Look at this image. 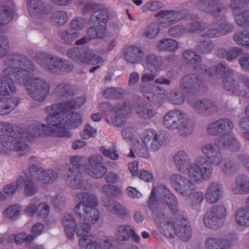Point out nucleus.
<instances>
[{"mask_svg":"<svg viewBox=\"0 0 249 249\" xmlns=\"http://www.w3.org/2000/svg\"><path fill=\"white\" fill-rule=\"evenodd\" d=\"M65 112L63 113L50 112L46 121L50 125L64 129Z\"/></svg>","mask_w":249,"mask_h":249,"instance_id":"79ce46f5","label":"nucleus"},{"mask_svg":"<svg viewBox=\"0 0 249 249\" xmlns=\"http://www.w3.org/2000/svg\"><path fill=\"white\" fill-rule=\"evenodd\" d=\"M24 184V194L26 196L35 195L38 191L36 185L29 178L23 181Z\"/></svg>","mask_w":249,"mask_h":249,"instance_id":"0e129e2a","label":"nucleus"},{"mask_svg":"<svg viewBox=\"0 0 249 249\" xmlns=\"http://www.w3.org/2000/svg\"><path fill=\"white\" fill-rule=\"evenodd\" d=\"M173 226L176 235L181 240L186 242L191 238L192 229L189 222L181 215L173 218Z\"/></svg>","mask_w":249,"mask_h":249,"instance_id":"dca6fc26","label":"nucleus"},{"mask_svg":"<svg viewBox=\"0 0 249 249\" xmlns=\"http://www.w3.org/2000/svg\"><path fill=\"white\" fill-rule=\"evenodd\" d=\"M22 131L21 127L17 126L11 123L5 122H0V132L6 133L8 135H15Z\"/></svg>","mask_w":249,"mask_h":249,"instance_id":"3c124183","label":"nucleus"},{"mask_svg":"<svg viewBox=\"0 0 249 249\" xmlns=\"http://www.w3.org/2000/svg\"><path fill=\"white\" fill-rule=\"evenodd\" d=\"M235 184L237 188L231 190L233 194H247L249 193V178L243 174L239 175L235 179Z\"/></svg>","mask_w":249,"mask_h":249,"instance_id":"72a5a7b5","label":"nucleus"},{"mask_svg":"<svg viewBox=\"0 0 249 249\" xmlns=\"http://www.w3.org/2000/svg\"><path fill=\"white\" fill-rule=\"evenodd\" d=\"M32 83L26 89L27 94L35 101H44L50 92V87L47 82L39 77L32 80Z\"/></svg>","mask_w":249,"mask_h":249,"instance_id":"1a4fd4ad","label":"nucleus"},{"mask_svg":"<svg viewBox=\"0 0 249 249\" xmlns=\"http://www.w3.org/2000/svg\"><path fill=\"white\" fill-rule=\"evenodd\" d=\"M234 219L236 223L241 226H249L248 214L246 213V208H240L235 213Z\"/></svg>","mask_w":249,"mask_h":249,"instance_id":"4d7b16f0","label":"nucleus"},{"mask_svg":"<svg viewBox=\"0 0 249 249\" xmlns=\"http://www.w3.org/2000/svg\"><path fill=\"white\" fill-rule=\"evenodd\" d=\"M15 82L25 86H29L32 83V79L37 78L35 75L29 74V70L25 68H18Z\"/></svg>","mask_w":249,"mask_h":249,"instance_id":"c756f323","label":"nucleus"},{"mask_svg":"<svg viewBox=\"0 0 249 249\" xmlns=\"http://www.w3.org/2000/svg\"><path fill=\"white\" fill-rule=\"evenodd\" d=\"M214 46L215 45L212 40L202 39L196 42L195 50L200 54H206L210 53Z\"/></svg>","mask_w":249,"mask_h":249,"instance_id":"a19ab883","label":"nucleus"},{"mask_svg":"<svg viewBox=\"0 0 249 249\" xmlns=\"http://www.w3.org/2000/svg\"><path fill=\"white\" fill-rule=\"evenodd\" d=\"M220 168L225 175L229 176L236 173L238 166L233 160L228 158L223 160Z\"/></svg>","mask_w":249,"mask_h":249,"instance_id":"49530a36","label":"nucleus"},{"mask_svg":"<svg viewBox=\"0 0 249 249\" xmlns=\"http://www.w3.org/2000/svg\"><path fill=\"white\" fill-rule=\"evenodd\" d=\"M158 191L161 197L166 199V202L171 211L177 214L178 211V202L176 197L171 194L168 188L164 186L159 187Z\"/></svg>","mask_w":249,"mask_h":249,"instance_id":"bb28decb","label":"nucleus"},{"mask_svg":"<svg viewBox=\"0 0 249 249\" xmlns=\"http://www.w3.org/2000/svg\"><path fill=\"white\" fill-rule=\"evenodd\" d=\"M148 147L145 144L140 143L138 142H135L133 146V149L136 154L140 157L147 159L149 156V153L147 150Z\"/></svg>","mask_w":249,"mask_h":249,"instance_id":"69168bd1","label":"nucleus"},{"mask_svg":"<svg viewBox=\"0 0 249 249\" xmlns=\"http://www.w3.org/2000/svg\"><path fill=\"white\" fill-rule=\"evenodd\" d=\"M77 201L87 208L96 207L98 204L96 197L93 194L88 192H81L76 195Z\"/></svg>","mask_w":249,"mask_h":249,"instance_id":"e433bc0d","label":"nucleus"},{"mask_svg":"<svg viewBox=\"0 0 249 249\" xmlns=\"http://www.w3.org/2000/svg\"><path fill=\"white\" fill-rule=\"evenodd\" d=\"M17 89L13 83L9 82L5 78L1 81L0 87V96H5L14 94L16 92Z\"/></svg>","mask_w":249,"mask_h":249,"instance_id":"6e6d98bb","label":"nucleus"},{"mask_svg":"<svg viewBox=\"0 0 249 249\" xmlns=\"http://www.w3.org/2000/svg\"><path fill=\"white\" fill-rule=\"evenodd\" d=\"M100 9L95 12L92 13L89 19V24H100L107 26V23L108 21L110 16V12L105 6L101 5Z\"/></svg>","mask_w":249,"mask_h":249,"instance_id":"b1692460","label":"nucleus"},{"mask_svg":"<svg viewBox=\"0 0 249 249\" xmlns=\"http://www.w3.org/2000/svg\"><path fill=\"white\" fill-rule=\"evenodd\" d=\"M130 102L126 100L123 104L113 107L111 114V123L114 126H121L125 120L126 117L130 111Z\"/></svg>","mask_w":249,"mask_h":249,"instance_id":"a211bd4d","label":"nucleus"},{"mask_svg":"<svg viewBox=\"0 0 249 249\" xmlns=\"http://www.w3.org/2000/svg\"><path fill=\"white\" fill-rule=\"evenodd\" d=\"M13 18V10L7 6H0V22L1 23L0 28L7 30L6 24L10 22Z\"/></svg>","mask_w":249,"mask_h":249,"instance_id":"de8ad7c7","label":"nucleus"},{"mask_svg":"<svg viewBox=\"0 0 249 249\" xmlns=\"http://www.w3.org/2000/svg\"><path fill=\"white\" fill-rule=\"evenodd\" d=\"M223 146L226 149L231 151H238L240 147V143L237 141L236 139L233 136H230L225 139L223 142Z\"/></svg>","mask_w":249,"mask_h":249,"instance_id":"e2e57ef3","label":"nucleus"},{"mask_svg":"<svg viewBox=\"0 0 249 249\" xmlns=\"http://www.w3.org/2000/svg\"><path fill=\"white\" fill-rule=\"evenodd\" d=\"M103 96L107 99L120 98L123 97L124 92L121 89L107 88L104 90Z\"/></svg>","mask_w":249,"mask_h":249,"instance_id":"052dcab7","label":"nucleus"},{"mask_svg":"<svg viewBox=\"0 0 249 249\" xmlns=\"http://www.w3.org/2000/svg\"><path fill=\"white\" fill-rule=\"evenodd\" d=\"M174 163L179 171L188 169L190 165V159L188 154L184 150H179L174 157Z\"/></svg>","mask_w":249,"mask_h":249,"instance_id":"473e14b6","label":"nucleus"},{"mask_svg":"<svg viewBox=\"0 0 249 249\" xmlns=\"http://www.w3.org/2000/svg\"><path fill=\"white\" fill-rule=\"evenodd\" d=\"M204 87V81L199 76L189 74L182 77L179 82V89L185 96L193 95L197 93Z\"/></svg>","mask_w":249,"mask_h":249,"instance_id":"0eeeda50","label":"nucleus"},{"mask_svg":"<svg viewBox=\"0 0 249 249\" xmlns=\"http://www.w3.org/2000/svg\"><path fill=\"white\" fill-rule=\"evenodd\" d=\"M90 224L85 221V222H79L75 225L76 234L78 236H81V238L79 240V244L81 245L83 244L84 241H91V236L89 235V232L91 228Z\"/></svg>","mask_w":249,"mask_h":249,"instance_id":"f704fd0d","label":"nucleus"},{"mask_svg":"<svg viewBox=\"0 0 249 249\" xmlns=\"http://www.w3.org/2000/svg\"><path fill=\"white\" fill-rule=\"evenodd\" d=\"M234 125L227 118H222L209 124L207 132L212 135L224 136L229 134L232 130Z\"/></svg>","mask_w":249,"mask_h":249,"instance_id":"ddd939ff","label":"nucleus"},{"mask_svg":"<svg viewBox=\"0 0 249 249\" xmlns=\"http://www.w3.org/2000/svg\"><path fill=\"white\" fill-rule=\"evenodd\" d=\"M195 6L217 20L224 18L227 11V6L222 4L220 0H199L195 3Z\"/></svg>","mask_w":249,"mask_h":249,"instance_id":"423d86ee","label":"nucleus"},{"mask_svg":"<svg viewBox=\"0 0 249 249\" xmlns=\"http://www.w3.org/2000/svg\"><path fill=\"white\" fill-rule=\"evenodd\" d=\"M163 123L169 129H178L179 134L182 136H188L193 130L192 123L187 118L186 114L179 109H175L168 112L163 118Z\"/></svg>","mask_w":249,"mask_h":249,"instance_id":"7ed1b4c3","label":"nucleus"},{"mask_svg":"<svg viewBox=\"0 0 249 249\" xmlns=\"http://www.w3.org/2000/svg\"><path fill=\"white\" fill-rule=\"evenodd\" d=\"M36 62L50 72L57 74L71 72L73 69L70 61L46 52L38 53L36 55Z\"/></svg>","mask_w":249,"mask_h":249,"instance_id":"f03ea898","label":"nucleus"},{"mask_svg":"<svg viewBox=\"0 0 249 249\" xmlns=\"http://www.w3.org/2000/svg\"><path fill=\"white\" fill-rule=\"evenodd\" d=\"M158 47L161 51L174 52L178 49V43L172 39H163L159 42Z\"/></svg>","mask_w":249,"mask_h":249,"instance_id":"09e8293b","label":"nucleus"},{"mask_svg":"<svg viewBox=\"0 0 249 249\" xmlns=\"http://www.w3.org/2000/svg\"><path fill=\"white\" fill-rule=\"evenodd\" d=\"M174 189L184 196H189L196 190L195 184L188 178L178 174H173L169 178Z\"/></svg>","mask_w":249,"mask_h":249,"instance_id":"9d476101","label":"nucleus"},{"mask_svg":"<svg viewBox=\"0 0 249 249\" xmlns=\"http://www.w3.org/2000/svg\"><path fill=\"white\" fill-rule=\"evenodd\" d=\"M144 55V52L140 48L131 46H129L124 53V58L131 64H138Z\"/></svg>","mask_w":249,"mask_h":249,"instance_id":"cd10ccee","label":"nucleus"},{"mask_svg":"<svg viewBox=\"0 0 249 249\" xmlns=\"http://www.w3.org/2000/svg\"><path fill=\"white\" fill-rule=\"evenodd\" d=\"M169 140V135L166 132L157 133L154 130H149L145 133L142 141L151 151H156L162 145L167 144Z\"/></svg>","mask_w":249,"mask_h":249,"instance_id":"9b49d317","label":"nucleus"},{"mask_svg":"<svg viewBox=\"0 0 249 249\" xmlns=\"http://www.w3.org/2000/svg\"><path fill=\"white\" fill-rule=\"evenodd\" d=\"M233 39L237 44L249 47V31L236 32L233 35Z\"/></svg>","mask_w":249,"mask_h":249,"instance_id":"603ef678","label":"nucleus"},{"mask_svg":"<svg viewBox=\"0 0 249 249\" xmlns=\"http://www.w3.org/2000/svg\"><path fill=\"white\" fill-rule=\"evenodd\" d=\"M27 5L29 12L33 15L48 14L52 10L49 5L44 4L41 0H28Z\"/></svg>","mask_w":249,"mask_h":249,"instance_id":"a878e982","label":"nucleus"},{"mask_svg":"<svg viewBox=\"0 0 249 249\" xmlns=\"http://www.w3.org/2000/svg\"><path fill=\"white\" fill-rule=\"evenodd\" d=\"M101 203L107 210L122 219L125 218L128 214L126 209L113 199L104 197L101 200Z\"/></svg>","mask_w":249,"mask_h":249,"instance_id":"aec40b11","label":"nucleus"},{"mask_svg":"<svg viewBox=\"0 0 249 249\" xmlns=\"http://www.w3.org/2000/svg\"><path fill=\"white\" fill-rule=\"evenodd\" d=\"M64 124V129H71L78 127L81 124L80 115L75 111H72L70 114H67V111H65Z\"/></svg>","mask_w":249,"mask_h":249,"instance_id":"ea45409f","label":"nucleus"},{"mask_svg":"<svg viewBox=\"0 0 249 249\" xmlns=\"http://www.w3.org/2000/svg\"><path fill=\"white\" fill-rule=\"evenodd\" d=\"M115 235L121 241H126L130 236L136 242H140V236L136 233L135 230L129 225H121L116 229Z\"/></svg>","mask_w":249,"mask_h":249,"instance_id":"393cba45","label":"nucleus"},{"mask_svg":"<svg viewBox=\"0 0 249 249\" xmlns=\"http://www.w3.org/2000/svg\"><path fill=\"white\" fill-rule=\"evenodd\" d=\"M29 172L33 178L43 183H52L57 178V173L53 170L44 171L35 164L29 166Z\"/></svg>","mask_w":249,"mask_h":249,"instance_id":"2eb2a0df","label":"nucleus"},{"mask_svg":"<svg viewBox=\"0 0 249 249\" xmlns=\"http://www.w3.org/2000/svg\"><path fill=\"white\" fill-rule=\"evenodd\" d=\"M4 63L8 65H15L25 68L29 71H35L36 66L32 60L24 54L12 53L8 54L5 58Z\"/></svg>","mask_w":249,"mask_h":249,"instance_id":"f3484780","label":"nucleus"},{"mask_svg":"<svg viewBox=\"0 0 249 249\" xmlns=\"http://www.w3.org/2000/svg\"><path fill=\"white\" fill-rule=\"evenodd\" d=\"M37 125V122H35L31 124L27 127L23 128L21 127L22 131H20L24 137L25 140L27 139L28 141H32L35 138L39 136V133H37L38 130V126Z\"/></svg>","mask_w":249,"mask_h":249,"instance_id":"a18cd8bd","label":"nucleus"},{"mask_svg":"<svg viewBox=\"0 0 249 249\" xmlns=\"http://www.w3.org/2000/svg\"><path fill=\"white\" fill-rule=\"evenodd\" d=\"M190 105L196 113L205 116H210L218 111L217 105L213 101L208 99L192 101Z\"/></svg>","mask_w":249,"mask_h":249,"instance_id":"4468645a","label":"nucleus"},{"mask_svg":"<svg viewBox=\"0 0 249 249\" xmlns=\"http://www.w3.org/2000/svg\"><path fill=\"white\" fill-rule=\"evenodd\" d=\"M188 14L187 10L173 11L160 10L155 14V17H160V24L164 27H168L182 19Z\"/></svg>","mask_w":249,"mask_h":249,"instance_id":"f8f14e48","label":"nucleus"},{"mask_svg":"<svg viewBox=\"0 0 249 249\" xmlns=\"http://www.w3.org/2000/svg\"><path fill=\"white\" fill-rule=\"evenodd\" d=\"M158 88L160 89L159 90H155L147 99L155 106L160 107L165 100V94L164 89H161L159 87Z\"/></svg>","mask_w":249,"mask_h":249,"instance_id":"8fccbe9b","label":"nucleus"},{"mask_svg":"<svg viewBox=\"0 0 249 249\" xmlns=\"http://www.w3.org/2000/svg\"><path fill=\"white\" fill-rule=\"evenodd\" d=\"M24 181V178L20 176L17 179L15 183H11L5 185L3 188V192L5 195L12 196L14 194L16 191L22 184Z\"/></svg>","mask_w":249,"mask_h":249,"instance_id":"bf43d9fd","label":"nucleus"},{"mask_svg":"<svg viewBox=\"0 0 249 249\" xmlns=\"http://www.w3.org/2000/svg\"><path fill=\"white\" fill-rule=\"evenodd\" d=\"M87 33L90 39H103L106 36L107 26L97 24H89Z\"/></svg>","mask_w":249,"mask_h":249,"instance_id":"4c0bfd02","label":"nucleus"},{"mask_svg":"<svg viewBox=\"0 0 249 249\" xmlns=\"http://www.w3.org/2000/svg\"><path fill=\"white\" fill-rule=\"evenodd\" d=\"M226 213L227 209L223 205H215L205 213L204 223L210 229H218L223 225L222 219L226 216Z\"/></svg>","mask_w":249,"mask_h":249,"instance_id":"6e6552de","label":"nucleus"},{"mask_svg":"<svg viewBox=\"0 0 249 249\" xmlns=\"http://www.w3.org/2000/svg\"><path fill=\"white\" fill-rule=\"evenodd\" d=\"M25 139L21 132L12 135H0V143L6 149L23 156L29 151V147L24 143Z\"/></svg>","mask_w":249,"mask_h":249,"instance_id":"39448f33","label":"nucleus"},{"mask_svg":"<svg viewBox=\"0 0 249 249\" xmlns=\"http://www.w3.org/2000/svg\"><path fill=\"white\" fill-rule=\"evenodd\" d=\"M223 195V187L218 182L210 183L206 190L205 199L210 203H213L220 199Z\"/></svg>","mask_w":249,"mask_h":249,"instance_id":"4be33fe9","label":"nucleus"},{"mask_svg":"<svg viewBox=\"0 0 249 249\" xmlns=\"http://www.w3.org/2000/svg\"><path fill=\"white\" fill-rule=\"evenodd\" d=\"M74 86L68 83H61L55 88V93L59 97H68L74 94Z\"/></svg>","mask_w":249,"mask_h":249,"instance_id":"37998d69","label":"nucleus"},{"mask_svg":"<svg viewBox=\"0 0 249 249\" xmlns=\"http://www.w3.org/2000/svg\"><path fill=\"white\" fill-rule=\"evenodd\" d=\"M19 99L16 97L4 98L0 100V115L9 113L19 103Z\"/></svg>","mask_w":249,"mask_h":249,"instance_id":"2f4dec72","label":"nucleus"},{"mask_svg":"<svg viewBox=\"0 0 249 249\" xmlns=\"http://www.w3.org/2000/svg\"><path fill=\"white\" fill-rule=\"evenodd\" d=\"M86 101L85 97H80L78 98H74L72 99L63 102L65 111L70 109H74L80 107L83 105Z\"/></svg>","mask_w":249,"mask_h":249,"instance_id":"864d4df0","label":"nucleus"},{"mask_svg":"<svg viewBox=\"0 0 249 249\" xmlns=\"http://www.w3.org/2000/svg\"><path fill=\"white\" fill-rule=\"evenodd\" d=\"M100 249H115L116 240L109 236H105L99 241Z\"/></svg>","mask_w":249,"mask_h":249,"instance_id":"338daca9","label":"nucleus"},{"mask_svg":"<svg viewBox=\"0 0 249 249\" xmlns=\"http://www.w3.org/2000/svg\"><path fill=\"white\" fill-rule=\"evenodd\" d=\"M234 21L239 26L249 27V10H244L234 16Z\"/></svg>","mask_w":249,"mask_h":249,"instance_id":"5fc2aeb1","label":"nucleus"},{"mask_svg":"<svg viewBox=\"0 0 249 249\" xmlns=\"http://www.w3.org/2000/svg\"><path fill=\"white\" fill-rule=\"evenodd\" d=\"M87 210L84 220L89 223L94 224L99 219V213L96 207L93 208L89 207Z\"/></svg>","mask_w":249,"mask_h":249,"instance_id":"680f3d73","label":"nucleus"},{"mask_svg":"<svg viewBox=\"0 0 249 249\" xmlns=\"http://www.w3.org/2000/svg\"><path fill=\"white\" fill-rule=\"evenodd\" d=\"M189 167V176L194 181H201L202 179L209 180L211 177L212 173H210L206 177V171H205L204 169L196 165V164L190 165Z\"/></svg>","mask_w":249,"mask_h":249,"instance_id":"c9c22d12","label":"nucleus"},{"mask_svg":"<svg viewBox=\"0 0 249 249\" xmlns=\"http://www.w3.org/2000/svg\"><path fill=\"white\" fill-rule=\"evenodd\" d=\"M102 61L101 56L92 53L89 50L82 48L78 63L96 65Z\"/></svg>","mask_w":249,"mask_h":249,"instance_id":"7c9ffc66","label":"nucleus"},{"mask_svg":"<svg viewBox=\"0 0 249 249\" xmlns=\"http://www.w3.org/2000/svg\"><path fill=\"white\" fill-rule=\"evenodd\" d=\"M202 152L208 158L211 163L217 166L222 162V156L220 146L216 143H207L201 147Z\"/></svg>","mask_w":249,"mask_h":249,"instance_id":"6ab92c4d","label":"nucleus"},{"mask_svg":"<svg viewBox=\"0 0 249 249\" xmlns=\"http://www.w3.org/2000/svg\"><path fill=\"white\" fill-rule=\"evenodd\" d=\"M134 110L139 117L144 120H149L156 114V110L149 103L139 101L134 105Z\"/></svg>","mask_w":249,"mask_h":249,"instance_id":"412c9836","label":"nucleus"},{"mask_svg":"<svg viewBox=\"0 0 249 249\" xmlns=\"http://www.w3.org/2000/svg\"><path fill=\"white\" fill-rule=\"evenodd\" d=\"M66 183L72 189H79L82 186V177L79 169L70 167L66 173Z\"/></svg>","mask_w":249,"mask_h":249,"instance_id":"5701e85b","label":"nucleus"},{"mask_svg":"<svg viewBox=\"0 0 249 249\" xmlns=\"http://www.w3.org/2000/svg\"><path fill=\"white\" fill-rule=\"evenodd\" d=\"M218 23H213L207 25L203 24V27L200 30L201 36L204 37H216L219 36L218 32Z\"/></svg>","mask_w":249,"mask_h":249,"instance_id":"c03bdc74","label":"nucleus"},{"mask_svg":"<svg viewBox=\"0 0 249 249\" xmlns=\"http://www.w3.org/2000/svg\"><path fill=\"white\" fill-rule=\"evenodd\" d=\"M155 195L156 194L152 189L149 198V208L156 217V220L159 223V229L161 233L168 238H173L176 235L173 221L172 223H170L169 219L167 217H165L163 213L160 211L159 204L156 199ZM172 220L173 221V218Z\"/></svg>","mask_w":249,"mask_h":249,"instance_id":"20e7f679","label":"nucleus"},{"mask_svg":"<svg viewBox=\"0 0 249 249\" xmlns=\"http://www.w3.org/2000/svg\"><path fill=\"white\" fill-rule=\"evenodd\" d=\"M216 75L222 77V86L226 91L249 99V78L243 75L240 82L234 76V71L229 66L219 64L215 67Z\"/></svg>","mask_w":249,"mask_h":249,"instance_id":"f257e3e1","label":"nucleus"},{"mask_svg":"<svg viewBox=\"0 0 249 249\" xmlns=\"http://www.w3.org/2000/svg\"><path fill=\"white\" fill-rule=\"evenodd\" d=\"M194 164L204 169L206 171L205 175L206 177L208 176V174L212 172L213 167L207 158L203 156H197Z\"/></svg>","mask_w":249,"mask_h":249,"instance_id":"13d9d810","label":"nucleus"},{"mask_svg":"<svg viewBox=\"0 0 249 249\" xmlns=\"http://www.w3.org/2000/svg\"><path fill=\"white\" fill-rule=\"evenodd\" d=\"M206 249H228V241L222 238L210 237L207 238L204 243Z\"/></svg>","mask_w":249,"mask_h":249,"instance_id":"58836bf2","label":"nucleus"},{"mask_svg":"<svg viewBox=\"0 0 249 249\" xmlns=\"http://www.w3.org/2000/svg\"><path fill=\"white\" fill-rule=\"evenodd\" d=\"M183 57L186 63L195 64L200 62L202 60L200 55L196 54L191 50H186L183 53Z\"/></svg>","mask_w":249,"mask_h":249,"instance_id":"774afa93","label":"nucleus"},{"mask_svg":"<svg viewBox=\"0 0 249 249\" xmlns=\"http://www.w3.org/2000/svg\"><path fill=\"white\" fill-rule=\"evenodd\" d=\"M163 58L153 53L147 54L145 57V65L150 72H160L162 70Z\"/></svg>","mask_w":249,"mask_h":249,"instance_id":"c85d7f7f","label":"nucleus"}]
</instances>
